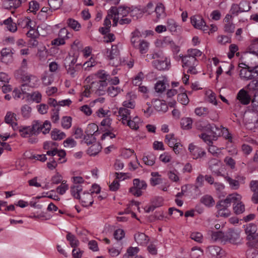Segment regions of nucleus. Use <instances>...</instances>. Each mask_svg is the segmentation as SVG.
I'll return each mask as SVG.
<instances>
[{
	"label": "nucleus",
	"instance_id": "nucleus-32",
	"mask_svg": "<svg viewBox=\"0 0 258 258\" xmlns=\"http://www.w3.org/2000/svg\"><path fill=\"white\" fill-rule=\"evenodd\" d=\"M18 24L23 28H32V21L29 17H23L18 20Z\"/></svg>",
	"mask_w": 258,
	"mask_h": 258
},
{
	"label": "nucleus",
	"instance_id": "nucleus-59",
	"mask_svg": "<svg viewBox=\"0 0 258 258\" xmlns=\"http://www.w3.org/2000/svg\"><path fill=\"white\" fill-rule=\"evenodd\" d=\"M39 8V4L36 1H31L29 2L28 10L30 12L36 14Z\"/></svg>",
	"mask_w": 258,
	"mask_h": 258
},
{
	"label": "nucleus",
	"instance_id": "nucleus-39",
	"mask_svg": "<svg viewBox=\"0 0 258 258\" xmlns=\"http://www.w3.org/2000/svg\"><path fill=\"white\" fill-rule=\"evenodd\" d=\"M83 188L81 184L74 185L71 187V192L73 197L78 199L80 197V192L82 191Z\"/></svg>",
	"mask_w": 258,
	"mask_h": 258
},
{
	"label": "nucleus",
	"instance_id": "nucleus-2",
	"mask_svg": "<svg viewBox=\"0 0 258 258\" xmlns=\"http://www.w3.org/2000/svg\"><path fill=\"white\" fill-rule=\"evenodd\" d=\"M202 52L197 48H189L187 49L185 55L180 54L179 57L182 62V67L185 70L186 73L196 75L198 74L197 67L199 64L198 57L201 56Z\"/></svg>",
	"mask_w": 258,
	"mask_h": 258
},
{
	"label": "nucleus",
	"instance_id": "nucleus-17",
	"mask_svg": "<svg viewBox=\"0 0 258 258\" xmlns=\"http://www.w3.org/2000/svg\"><path fill=\"white\" fill-rule=\"evenodd\" d=\"M131 109L121 107L118 108L117 116L118 120L121 121L123 124H125V123H127V121L131 117Z\"/></svg>",
	"mask_w": 258,
	"mask_h": 258
},
{
	"label": "nucleus",
	"instance_id": "nucleus-64",
	"mask_svg": "<svg viewBox=\"0 0 258 258\" xmlns=\"http://www.w3.org/2000/svg\"><path fill=\"white\" fill-rule=\"evenodd\" d=\"M238 50V47L235 44H232L229 46V52L227 56L229 59L232 58L235 53Z\"/></svg>",
	"mask_w": 258,
	"mask_h": 258
},
{
	"label": "nucleus",
	"instance_id": "nucleus-25",
	"mask_svg": "<svg viewBox=\"0 0 258 258\" xmlns=\"http://www.w3.org/2000/svg\"><path fill=\"white\" fill-rule=\"evenodd\" d=\"M106 55L109 59L117 58L119 55V50L116 45H112L111 49L107 50Z\"/></svg>",
	"mask_w": 258,
	"mask_h": 258
},
{
	"label": "nucleus",
	"instance_id": "nucleus-24",
	"mask_svg": "<svg viewBox=\"0 0 258 258\" xmlns=\"http://www.w3.org/2000/svg\"><path fill=\"white\" fill-rule=\"evenodd\" d=\"M257 230L256 226L254 224L250 223L247 226L245 231L247 234V238L249 240L254 237L258 236V233H256Z\"/></svg>",
	"mask_w": 258,
	"mask_h": 258
},
{
	"label": "nucleus",
	"instance_id": "nucleus-7",
	"mask_svg": "<svg viewBox=\"0 0 258 258\" xmlns=\"http://www.w3.org/2000/svg\"><path fill=\"white\" fill-rule=\"evenodd\" d=\"M134 186L131 187L129 191L134 196L139 197L143 195V190H146L147 187V184L144 180H140L139 178H135L133 180Z\"/></svg>",
	"mask_w": 258,
	"mask_h": 258
},
{
	"label": "nucleus",
	"instance_id": "nucleus-29",
	"mask_svg": "<svg viewBox=\"0 0 258 258\" xmlns=\"http://www.w3.org/2000/svg\"><path fill=\"white\" fill-rule=\"evenodd\" d=\"M140 123V119L138 116H135L132 119L131 117L127 121V123H125L124 125L128 126L131 128L137 130L139 128Z\"/></svg>",
	"mask_w": 258,
	"mask_h": 258
},
{
	"label": "nucleus",
	"instance_id": "nucleus-43",
	"mask_svg": "<svg viewBox=\"0 0 258 258\" xmlns=\"http://www.w3.org/2000/svg\"><path fill=\"white\" fill-rule=\"evenodd\" d=\"M192 119L190 117H185L181 120V127L183 130H189L192 128Z\"/></svg>",
	"mask_w": 258,
	"mask_h": 258
},
{
	"label": "nucleus",
	"instance_id": "nucleus-41",
	"mask_svg": "<svg viewBox=\"0 0 258 258\" xmlns=\"http://www.w3.org/2000/svg\"><path fill=\"white\" fill-rule=\"evenodd\" d=\"M54 81L53 76L48 73L45 72L43 74L42 77V83L45 86H49L52 84Z\"/></svg>",
	"mask_w": 258,
	"mask_h": 258
},
{
	"label": "nucleus",
	"instance_id": "nucleus-34",
	"mask_svg": "<svg viewBox=\"0 0 258 258\" xmlns=\"http://www.w3.org/2000/svg\"><path fill=\"white\" fill-rule=\"evenodd\" d=\"M51 137L52 140L55 141L61 140L66 137V134L60 130L55 128L51 132Z\"/></svg>",
	"mask_w": 258,
	"mask_h": 258
},
{
	"label": "nucleus",
	"instance_id": "nucleus-28",
	"mask_svg": "<svg viewBox=\"0 0 258 258\" xmlns=\"http://www.w3.org/2000/svg\"><path fill=\"white\" fill-rule=\"evenodd\" d=\"M102 147L98 143L94 142L87 150V153L90 156H96L101 150Z\"/></svg>",
	"mask_w": 258,
	"mask_h": 258
},
{
	"label": "nucleus",
	"instance_id": "nucleus-11",
	"mask_svg": "<svg viewBox=\"0 0 258 258\" xmlns=\"http://www.w3.org/2000/svg\"><path fill=\"white\" fill-rule=\"evenodd\" d=\"M225 243L229 242L234 244H238L241 241L239 232L234 230H230L225 234Z\"/></svg>",
	"mask_w": 258,
	"mask_h": 258
},
{
	"label": "nucleus",
	"instance_id": "nucleus-21",
	"mask_svg": "<svg viewBox=\"0 0 258 258\" xmlns=\"http://www.w3.org/2000/svg\"><path fill=\"white\" fill-rule=\"evenodd\" d=\"M243 64V63H242ZM245 67L243 68L240 71V77L244 80H252L254 79V76L252 75L251 68L247 65L243 64Z\"/></svg>",
	"mask_w": 258,
	"mask_h": 258
},
{
	"label": "nucleus",
	"instance_id": "nucleus-33",
	"mask_svg": "<svg viewBox=\"0 0 258 258\" xmlns=\"http://www.w3.org/2000/svg\"><path fill=\"white\" fill-rule=\"evenodd\" d=\"M68 26L75 31H79L81 28V25L77 20L69 18L67 21Z\"/></svg>",
	"mask_w": 258,
	"mask_h": 258
},
{
	"label": "nucleus",
	"instance_id": "nucleus-56",
	"mask_svg": "<svg viewBox=\"0 0 258 258\" xmlns=\"http://www.w3.org/2000/svg\"><path fill=\"white\" fill-rule=\"evenodd\" d=\"M240 9V12L243 13L248 12L251 9L250 3L246 0L241 1L238 4Z\"/></svg>",
	"mask_w": 258,
	"mask_h": 258
},
{
	"label": "nucleus",
	"instance_id": "nucleus-4",
	"mask_svg": "<svg viewBox=\"0 0 258 258\" xmlns=\"http://www.w3.org/2000/svg\"><path fill=\"white\" fill-rule=\"evenodd\" d=\"M153 59L152 64L154 68L159 71L168 70L171 66L170 59L161 52H155L151 55Z\"/></svg>",
	"mask_w": 258,
	"mask_h": 258
},
{
	"label": "nucleus",
	"instance_id": "nucleus-10",
	"mask_svg": "<svg viewBox=\"0 0 258 258\" xmlns=\"http://www.w3.org/2000/svg\"><path fill=\"white\" fill-rule=\"evenodd\" d=\"M188 150L192 158L194 159H198L202 158L206 155L205 151L199 146L191 143L188 146Z\"/></svg>",
	"mask_w": 258,
	"mask_h": 258
},
{
	"label": "nucleus",
	"instance_id": "nucleus-49",
	"mask_svg": "<svg viewBox=\"0 0 258 258\" xmlns=\"http://www.w3.org/2000/svg\"><path fill=\"white\" fill-rule=\"evenodd\" d=\"M195 114L199 116H206L209 113V109L206 107H198L195 109Z\"/></svg>",
	"mask_w": 258,
	"mask_h": 258
},
{
	"label": "nucleus",
	"instance_id": "nucleus-8",
	"mask_svg": "<svg viewBox=\"0 0 258 258\" xmlns=\"http://www.w3.org/2000/svg\"><path fill=\"white\" fill-rule=\"evenodd\" d=\"M156 44L157 46L163 48L168 47L173 52L178 53L180 50L179 47L169 36L164 37L162 39L158 40Z\"/></svg>",
	"mask_w": 258,
	"mask_h": 258
},
{
	"label": "nucleus",
	"instance_id": "nucleus-44",
	"mask_svg": "<svg viewBox=\"0 0 258 258\" xmlns=\"http://www.w3.org/2000/svg\"><path fill=\"white\" fill-rule=\"evenodd\" d=\"M72 118L71 116H63L61 120V125L63 128L68 130L72 126Z\"/></svg>",
	"mask_w": 258,
	"mask_h": 258
},
{
	"label": "nucleus",
	"instance_id": "nucleus-9",
	"mask_svg": "<svg viewBox=\"0 0 258 258\" xmlns=\"http://www.w3.org/2000/svg\"><path fill=\"white\" fill-rule=\"evenodd\" d=\"M190 22L192 25L195 28L202 30L205 33H206L209 30V26L206 25V22L201 16H192L190 17Z\"/></svg>",
	"mask_w": 258,
	"mask_h": 258
},
{
	"label": "nucleus",
	"instance_id": "nucleus-31",
	"mask_svg": "<svg viewBox=\"0 0 258 258\" xmlns=\"http://www.w3.org/2000/svg\"><path fill=\"white\" fill-rule=\"evenodd\" d=\"M225 234L222 231H214L212 232L211 238L213 241H220L221 243H225Z\"/></svg>",
	"mask_w": 258,
	"mask_h": 258
},
{
	"label": "nucleus",
	"instance_id": "nucleus-6",
	"mask_svg": "<svg viewBox=\"0 0 258 258\" xmlns=\"http://www.w3.org/2000/svg\"><path fill=\"white\" fill-rule=\"evenodd\" d=\"M14 76L16 79L24 83V85H27L31 87L34 85V83H32V81H37L36 76L28 74L26 70L22 68L16 70L15 72Z\"/></svg>",
	"mask_w": 258,
	"mask_h": 258
},
{
	"label": "nucleus",
	"instance_id": "nucleus-38",
	"mask_svg": "<svg viewBox=\"0 0 258 258\" xmlns=\"http://www.w3.org/2000/svg\"><path fill=\"white\" fill-rule=\"evenodd\" d=\"M224 179L229 183L231 189L237 190L239 188L240 184L238 180L232 179L227 175L224 177Z\"/></svg>",
	"mask_w": 258,
	"mask_h": 258
},
{
	"label": "nucleus",
	"instance_id": "nucleus-52",
	"mask_svg": "<svg viewBox=\"0 0 258 258\" xmlns=\"http://www.w3.org/2000/svg\"><path fill=\"white\" fill-rule=\"evenodd\" d=\"M201 202L205 206L209 207L213 206L215 203L213 198L211 196L209 195H206L203 196L201 199Z\"/></svg>",
	"mask_w": 258,
	"mask_h": 258
},
{
	"label": "nucleus",
	"instance_id": "nucleus-1",
	"mask_svg": "<svg viewBox=\"0 0 258 258\" xmlns=\"http://www.w3.org/2000/svg\"><path fill=\"white\" fill-rule=\"evenodd\" d=\"M51 127L50 122L45 120L43 124L39 121H34L31 126H19L18 123L13 124V129L20 133L23 138H28L37 135L42 132L43 134L49 133Z\"/></svg>",
	"mask_w": 258,
	"mask_h": 258
},
{
	"label": "nucleus",
	"instance_id": "nucleus-20",
	"mask_svg": "<svg viewBox=\"0 0 258 258\" xmlns=\"http://www.w3.org/2000/svg\"><path fill=\"white\" fill-rule=\"evenodd\" d=\"M22 4V0H5L3 4L5 9L12 10L19 8Z\"/></svg>",
	"mask_w": 258,
	"mask_h": 258
},
{
	"label": "nucleus",
	"instance_id": "nucleus-15",
	"mask_svg": "<svg viewBox=\"0 0 258 258\" xmlns=\"http://www.w3.org/2000/svg\"><path fill=\"white\" fill-rule=\"evenodd\" d=\"M196 126L197 129L200 131L212 132L214 134V138H215L217 136V135L216 133L214 132V130L215 128L216 130H218V128L214 124H210L209 123H205L203 121H199L197 122Z\"/></svg>",
	"mask_w": 258,
	"mask_h": 258
},
{
	"label": "nucleus",
	"instance_id": "nucleus-35",
	"mask_svg": "<svg viewBox=\"0 0 258 258\" xmlns=\"http://www.w3.org/2000/svg\"><path fill=\"white\" fill-rule=\"evenodd\" d=\"M66 239L69 241L72 247L76 248L79 245V241L76 236L70 232H68L66 235Z\"/></svg>",
	"mask_w": 258,
	"mask_h": 258
},
{
	"label": "nucleus",
	"instance_id": "nucleus-19",
	"mask_svg": "<svg viewBox=\"0 0 258 258\" xmlns=\"http://www.w3.org/2000/svg\"><path fill=\"white\" fill-rule=\"evenodd\" d=\"M80 202L84 207H89L92 205L94 200L92 195L89 192H83L79 198Z\"/></svg>",
	"mask_w": 258,
	"mask_h": 258
},
{
	"label": "nucleus",
	"instance_id": "nucleus-42",
	"mask_svg": "<svg viewBox=\"0 0 258 258\" xmlns=\"http://www.w3.org/2000/svg\"><path fill=\"white\" fill-rule=\"evenodd\" d=\"M155 156L152 153H150L147 155L144 156L143 158V161L144 163L148 166L153 165L155 163Z\"/></svg>",
	"mask_w": 258,
	"mask_h": 258
},
{
	"label": "nucleus",
	"instance_id": "nucleus-23",
	"mask_svg": "<svg viewBox=\"0 0 258 258\" xmlns=\"http://www.w3.org/2000/svg\"><path fill=\"white\" fill-rule=\"evenodd\" d=\"M167 30L169 31L172 34L177 32V29L179 26L175 20L172 18H168L166 22Z\"/></svg>",
	"mask_w": 258,
	"mask_h": 258
},
{
	"label": "nucleus",
	"instance_id": "nucleus-22",
	"mask_svg": "<svg viewBox=\"0 0 258 258\" xmlns=\"http://www.w3.org/2000/svg\"><path fill=\"white\" fill-rule=\"evenodd\" d=\"M239 196L240 197V199L239 200L235 201L234 202H232V203H233V211L234 213H235L237 215L242 214L245 211L244 204L241 201L242 199V197L239 194Z\"/></svg>",
	"mask_w": 258,
	"mask_h": 258
},
{
	"label": "nucleus",
	"instance_id": "nucleus-46",
	"mask_svg": "<svg viewBox=\"0 0 258 258\" xmlns=\"http://www.w3.org/2000/svg\"><path fill=\"white\" fill-rule=\"evenodd\" d=\"M165 142L171 148H173L178 143L173 134H169L166 135Z\"/></svg>",
	"mask_w": 258,
	"mask_h": 258
},
{
	"label": "nucleus",
	"instance_id": "nucleus-57",
	"mask_svg": "<svg viewBox=\"0 0 258 258\" xmlns=\"http://www.w3.org/2000/svg\"><path fill=\"white\" fill-rule=\"evenodd\" d=\"M120 91L121 89L119 87L111 86L107 88V93L110 96L113 97L117 96Z\"/></svg>",
	"mask_w": 258,
	"mask_h": 258
},
{
	"label": "nucleus",
	"instance_id": "nucleus-18",
	"mask_svg": "<svg viewBox=\"0 0 258 258\" xmlns=\"http://www.w3.org/2000/svg\"><path fill=\"white\" fill-rule=\"evenodd\" d=\"M156 14V17L154 21L158 22L161 19L166 17L165 8L164 5L161 3H158L155 7H154V12Z\"/></svg>",
	"mask_w": 258,
	"mask_h": 258
},
{
	"label": "nucleus",
	"instance_id": "nucleus-61",
	"mask_svg": "<svg viewBox=\"0 0 258 258\" xmlns=\"http://www.w3.org/2000/svg\"><path fill=\"white\" fill-rule=\"evenodd\" d=\"M98 130V126L95 123L89 124L85 131V134L93 136L94 133Z\"/></svg>",
	"mask_w": 258,
	"mask_h": 258
},
{
	"label": "nucleus",
	"instance_id": "nucleus-37",
	"mask_svg": "<svg viewBox=\"0 0 258 258\" xmlns=\"http://www.w3.org/2000/svg\"><path fill=\"white\" fill-rule=\"evenodd\" d=\"M149 47V43L146 40H142L135 48L139 49L141 53L145 54L148 52Z\"/></svg>",
	"mask_w": 258,
	"mask_h": 258
},
{
	"label": "nucleus",
	"instance_id": "nucleus-5",
	"mask_svg": "<svg viewBox=\"0 0 258 258\" xmlns=\"http://www.w3.org/2000/svg\"><path fill=\"white\" fill-rule=\"evenodd\" d=\"M44 149L47 150L46 155L58 157V161L60 163L66 162V153L64 150L57 149V143L53 142H45L43 144Z\"/></svg>",
	"mask_w": 258,
	"mask_h": 258
},
{
	"label": "nucleus",
	"instance_id": "nucleus-26",
	"mask_svg": "<svg viewBox=\"0 0 258 258\" xmlns=\"http://www.w3.org/2000/svg\"><path fill=\"white\" fill-rule=\"evenodd\" d=\"M131 35V43L133 47L136 48L140 42L142 41V40L140 39V37H141V32L138 29H136L132 33Z\"/></svg>",
	"mask_w": 258,
	"mask_h": 258
},
{
	"label": "nucleus",
	"instance_id": "nucleus-53",
	"mask_svg": "<svg viewBox=\"0 0 258 258\" xmlns=\"http://www.w3.org/2000/svg\"><path fill=\"white\" fill-rule=\"evenodd\" d=\"M166 81L165 80L157 82L155 86V89L157 92L162 93L166 90Z\"/></svg>",
	"mask_w": 258,
	"mask_h": 258
},
{
	"label": "nucleus",
	"instance_id": "nucleus-62",
	"mask_svg": "<svg viewBox=\"0 0 258 258\" xmlns=\"http://www.w3.org/2000/svg\"><path fill=\"white\" fill-rule=\"evenodd\" d=\"M21 110L22 114L24 117L26 118L29 117L32 111V108L29 105L27 104L23 105Z\"/></svg>",
	"mask_w": 258,
	"mask_h": 258
},
{
	"label": "nucleus",
	"instance_id": "nucleus-60",
	"mask_svg": "<svg viewBox=\"0 0 258 258\" xmlns=\"http://www.w3.org/2000/svg\"><path fill=\"white\" fill-rule=\"evenodd\" d=\"M217 42L220 45H225L231 42V38L229 36L221 35L217 37Z\"/></svg>",
	"mask_w": 258,
	"mask_h": 258
},
{
	"label": "nucleus",
	"instance_id": "nucleus-30",
	"mask_svg": "<svg viewBox=\"0 0 258 258\" xmlns=\"http://www.w3.org/2000/svg\"><path fill=\"white\" fill-rule=\"evenodd\" d=\"M96 76L99 79V81H97L98 82L107 83V81L110 79V75L103 70L98 71L96 73Z\"/></svg>",
	"mask_w": 258,
	"mask_h": 258
},
{
	"label": "nucleus",
	"instance_id": "nucleus-3",
	"mask_svg": "<svg viewBox=\"0 0 258 258\" xmlns=\"http://www.w3.org/2000/svg\"><path fill=\"white\" fill-rule=\"evenodd\" d=\"M240 197L237 192L230 194L227 196L225 199L220 200L216 205L217 209L216 216L227 218L230 216L231 211L229 208L232 202L239 200Z\"/></svg>",
	"mask_w": 258,
	"mask_h": 258
},
{
	"label": "nucleus",
	"instance_id": "nucleus-27",
	"mask_svg": "<svg viewBox=\"0 0 258 258\" xmlns=\"http://www.w3.org/2000/svg\"><path fill=\"white\" fill-rule=\"evenodd\" d=\"M135 241L140 245H145L149 241L148 237L143 233L138 232L135 234Z\"/></svg>",
	"mask_w": 258,
	"mask_h": 258
},
{
	"label": "nucleus",
	"instance_id": "nucleus-58",
	"mask_svg": "<svg viewBox=\"0 0 258 258\" xmlns=\"http://www.w3.org/2000/svg\"><path fill=\"white\" fill-rule=\"evenodd\" d=\"M79 66V64H76L75 67H71L70 65L69 67L66 68L67 73L70 75L72 78H75L77 77L78 75V68Z\"/></svg>",
	"mask_w": 258,
	"mask_h": 258
},
{
	"label": "nucleus",
	"instance_id": "nucleus-48",
	"mask_svg": "<svg viewBox=\"0 0 258 258\" xmlns=\"http://www.w3.org/2000/svg\"><path fill=\"white\" fill-rule=\"evenodd\" d=\"M77 61V58L74 56L68 55L66 56L64 59L65 68L69 67L70 65L71 67H75V65Z\"/></svg>",
	"mask_w": 258,
	"mask_h": 258
},
{
	"label": "nucleus",
	"instance_id": "nucleus-40",
	"mask_svg": "<svg viewBox=\"0 0 258 258\" xmlns=\"http://www.w3.org/2000/svg\"><path fill=\"white\" fill-rule=\"evenodd\" d=\"M245 88L249 92H258V80H252Z\"/></svg>",
	"mask_w": 258,
	"mask_h": 258
},
{
	"label": "nucleus",
	"instance_id": "nucleus-55",
	"mask_svg": "<svg viewBox=\"0 0 258 258\" xmlns=\"http://www.w3.org/2000/svg\"><path fill=\"white\" fill-rule=\"evenodd\" d=\"M72 35L66 28H62L60 29L58 33V37L61 39H63L65 41L66 40L71 38Z\"/></svg>",
	"mask_w": 258,
	"mask_h": 258
},
{
	"label": "nucleus",
	"instance_id": "nucleus-36",
	"mask_svg": "<svg viewBox=\"0 0 258 258\" xmlns=\"http://www.w3.org/2000/svg\"><path fill=\"white\" fill-rule=\"evenodd\" d=\"M179 175L178 171L175 169H173L167 172L168 177L172 182H177L179 181L180 177Z\"/></svg>",
	"mask_w": 258,
	"mask_h": 258
},
{
	"label": "nucleus",
	"instance_id": "nucleus-47",
	"mask_svg": "<svg viewBox=\"0 0 258 258\" xmlns=\"http://www.w3.org/2000/svg\"><path fill=\"white\" fill-rule=\"evenodd\" d=\"M143 15L146 16L151 15L154 12V6L152 2H149L145 7L142 8Z\"/></svg>",
	"mask_w": 258,
	"mask_h": 258
},
{
	"label": "nucleus",
	"instance_id": "nucleus-13",
	"mask_svg": "<svg viewBox=\"0 0 258 258\" xmlns=\"http://www.w3.org/2000/svg\"><path fill=\"white\" fill-rule=\"evenodd\" d=\"M107 83L98 82H93L91 83L92 91L99 95H103L107 92Z\"/></svg>",
	"mask_w": 258,
	"mask_h": 258
},
{
	"label": "nucleus",
	"instance_id": "nucleus-12",
	"mask_svg": "<svg viewBox=\"0 0 258 258\" xmlns=\"http://www.w3.org/2000/svg\"><path fill=\"white\" fill-rule=\"evenodd\" d=\"M206 253L210 258H221L223 254V251L218 246L211 245L207 248Z\"/></svg>",
	"mask_w": 258,
	"mask_h": 258
},
{
	"label": "nucleus",
	"instance_id": "nucleus-16",
	"mask_svg": "<svg viewBox=\"0 0 258 258\" xmlns=\"http://www.w3.org/2000/svg\"><path fill=\"white\" fill-rule=\"evenodd\" d=\"M248 92L244 89H241L237 94L236 99L242 105H247L250 102L251 100L252 101Z\"/></svg>",
	"mask_w": 258,
	"mask_h": 258
},
{
	"label": "nucleus",
	"instance_id": "nucleus-45",
	"mask_svg": "<svg viewBox=\"0 0 258 258\" xmlns=\"http://www.w3.org/2000/svg\"><path fill=\"white\" fill-rule=\"evenodd\" d=\"M130 15L136 19H139L143 16L142 8L137 7L130 8Z\"/></svg>",
	"mask_w": 258,
	"mask_h": 258
},
{
	"label": "nucleus",
	"instance_id": "nucleus-14",
	"mask_svg": "<svg viewBox=\"0 0 258 258\" xmlns=\"http://www.w3.org/2000/svg\"><path fill=\"white\" fill-rule=\"evenodd\" d=\"M109 13L113 15L118 16L120 18H123L130 13V8L125 6L118 8L112 7L109 10Z\"/></svg>",
	"mask_w": 258,
	"mask_h": 258
},
{
	"label": "nucleus",
	"instance_id": "nucleus-54",
	"mask_svg": "<svg viewBox=\"0 0 258 258\" xmlns=\"http://www.w3.org/2000/svg\"><path fill=\"white\" fill-rule=\"evenodd\" d=\"M16 114L11 112H8L5 118V122L8 124H10L13 127V124L17 123L15 122L16 120Z\"/></svg>",
	"mask_w": 258,
	"mask_h": 258
},
{
	"label": "nucleus",
	"instance_id": "nucleus-51",
	"mask_svg": "<svg viewBox=\"0 0 258 258\" xmlns=\"http://www.w3.org/2000/svg\"><path fill=\"white\" fill-rule=\"evenodd\" d=\"M58 157L57 156H51L49 159V162L47 163V166L50 170L54 169L57 166V163H61L58 161Z\"/></svg>",
	"mask_w": 258,
	"mask_h": 258
},
{
	"label": "nucleus",
	"instance_id": "nucleus-50",
	"mask_svg": "<svg viewBox=\"0 0 258 258\" xmlns=\"http://www.w3.org/2000/svg\"><path fill=\"white\" fill-rule=\"evenodd\" d=\"M4 24L7 26L8 29L11 32H15L17 31V27L16 24L13 22L11 17H9L4 21Z\"/></svg>",
	"mask_w": 258,
	"mask_h": 258
},
{
	"label": "nucleus",
	"instance_id": "nucleus-63",
	"mask_svg": "<svg viewBox=\"0 0 258 258\" xmlns=\"http://www.w3.org/2000/svg\"><path fill=\"white\" fill-rule=\"evenodd\" d=\"M31 99L37 103H40L42 100V95L39 91H35L29 95Z\"/></svg>",
	"mask_w": 258,
	"mask_h": 258
}]
</instances>
